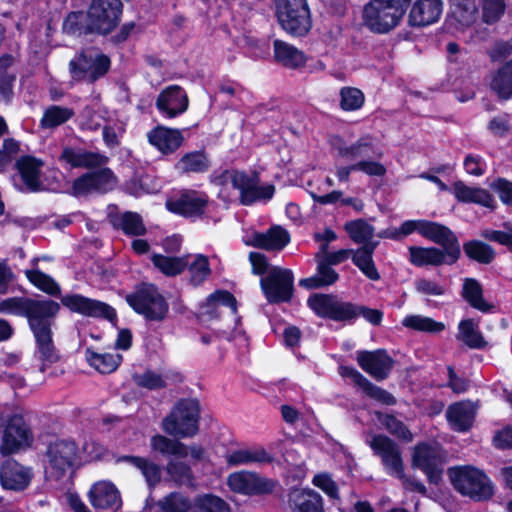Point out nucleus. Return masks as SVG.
Here are the masks:
<instances>
[{
    "label": "nucleus",
    "mask_w": 512,
    "mask_h": 512,
    "mask_svg": "<svg viewBox=\"0 0 512 512\" xmlns=\"http://www.w3.org/2000/svg\"><path fill=\"white\" fill-rule=\"evenodd\" d=\"M330 143L339 157L355 160L352 164L335 167V175L340 183H347L351 173L355 171L371 177H382L386 174V167L379 161L382 153L375 147L370 137H362L348 144L342 137L333 136Z\"/></svg>",
    "instance_id": "f257e3e1"
},
{
    "label": "nucleus",
    "mask_w": 512,
    "mask_h": 512,
    "mask_svg": "<svg viewBox=\"0 0 512 512\" xmlns=\"http://www.w3.org/2000/svg\"><path fill=\"white\" fill-rule=\"evenodd\" d=\"M214 182L220 186L219 195L223 199H229L230 189H234L239 192L240 201L244 205L268 201L275 193L274 185H261L256 174L248 175L238 170H225L215 177Z\"/></svg>",
    "instance_id": "f03ea898"
},
{
    "label": "nucleus",
    "mask_w": 512,
    "mask_h": 512,
    "mask_svg": "<svg viewBox=\"0 0 512 512\" xmlns=\"http://www.w3.org/2000/svg\"><path fill=\"white\" fill-rule=\"evenodd\" d=\"M410 1L369 0L363 7V23L372 32L387 33L399 24Z\"/></svg>",
    "instance_id": "7ed1b4c3"
},
{
    "label": "nucleus",
    "mask_w": 512,
    "mask_h": 512,
    "mask_svg": "<svg viewBox=\"0 0 512 512\" xmlns=\"http://www.w3.org/2000/svg\"><path fill=\"white\" fill-rule=\"evenodd\" d=\"M369 445L374 454L380 458L383 469L388 475L399 479L408 490L422 494L426 492V488L421 482L405 475L402 453L395 442L386 436L376 435L371 439Z\"/></svg>",
    "instance_id": "20e7f679"
},
{
    "label": "nucleus",
    "mask_w": 512,
    "mask_h": 512,
    "mask_svg": "<svg viewBox=\"0 0 512 512\" xmlns=\"http://www.w3.org/2000/svg\"><path fill=\"white\" fill-rule=\"evenodd\" d=\"M453 487L462 495L481 501L494 494V487L489 477L473 466H459L448 470Z\"/></svg>",
    "instance_id": "39448f33"
},
{
    "label": "nucleus",
    "mask_w": 512,
    "mask_h": 512,
    "mask_svg": "<svg viewBox=\"0 0 512 512\" xmlns=\"http://www.w3.org/2000/svg\"><path fill=\"white\" fill-rule=\"evenodd\" d=\"M0 432V453L3 456L18 453L33 443V434L20 414L0 412Z\"/></svg>",
    "instance_id": "423d86ee"
},
{
    "label": "nucleus",
    "mask_w": 512,
    "mask_h": 512,
    "mask_svg": "<svg viewBox=\"0 0 512 512\" xmlns=\"http://www.w3.org/2000/svg\"><path fill=\"white\" fill-rule=\"evenodd\" d=\"M199 414L200 408L197 400L182 399L163 419L162 429L174 437H193L198 432Z\"/></svg>",
    "instance_id": "0eeeda50"
},
{
    "label": "nucleus",
    "mask_w": 512,
    "mask_h": 512,
    "mask_svg": "<svg viewBox=\"0 0 512 512\" xmlns=\"http://www.w3.org/2000/svg\"><path fill=\"white\" fill-rule=\"evenodd\" d=\"M60 305L52 300L10 297L0 301V314L26 317L30 328L45 317H55Z\"/></svg>",
    "instance_id": "6e6552de"
},
{
    "label": "nucleus",
    "mask_w": 512,
    "mask_h": 512,
    "mask_svg": "<svg viewBox=\"0 0 512 512\" xmlns=\"http://www.w3.org/2000/svg\"><path fill=\"white\" fill-rule=\"evenodd\" d=\"M127 302L136 313L148 321H162L169 311L166 299L152 284L141 285L127 296Z\"/></svg>",
    "instance_id": "1a4fd4ad"
},
{
    "label": "nucleus",
    "mask_w": 512,
    "mask_h": 512,
    "mask_svg": "<svg viewBox=\"0 0 512 512\" xmlns=\"http://www.w3.org/2000/svg\"><path fill=\"white\" fill-rule=\"evenodd\" d=\"M122 9L121 0H92L87 11L86 31L101 35L111 33L120 22Z\"/></svg>",
    "instance_id": "9d476101"
},
{
    "label": "nucleus",
    "mask_w": 512,
    "mask_h": 512,
    "mask_svg": "<svg viewBox=\"0 0 512 512\" xmlns=\"http://www.w3.org/2000/svg\"><path fill=\"white\" fill-rule=\"evenodd\" d=\"M78 460V447L71 440H56L48 446L46 452L47 473L59 479L71 473Z\"/></svg>",
    "instance_id": "9b49d317"
},
{
    "label": "nucleus",
    "mask_w": 512,
    "mask_h": 512,
    "mask_svg": "<svg viewBox=\"0 0 512 512\" xmlns=\"http://www.w3.org/2000/svg\"><path fill=\"white\" fill-rule=\"evenodd\" d=\"M237 306L235 297L228 291L218 290L211 294L199 307V321L209 326L219 317L231 318L234 327L239 319L236 316Z\"/></svg>",
    "instance_id": "f8f14e48"
},
{
    "label": "nucleus",
    "mask_w": 512,
    "mask_h": 512,
    "mask_svg": "<svg viewBox=\"0 0 512 512\" xmlns=\"http://www.w3.org/2000/svg\"><path fill=\"white\" fill-rule=\"evenodd\" d=\"M107 56L96 50H86L70 61V72L74 79L95 81L109 69Z\"/></svg>",
    "instance_id": "ddd939ff"
},
{
    "label": "nucleus",
    "mask_w": 512,
    "mask_h": 512,
    "mask_svg": "<svg viewBox=\"0 0 512 512\" xmlns=\"http://www.w3.org/2000/svg\"><path fill=\"white\" fill-rule=\"evenodd\" d=\"M55 317H45L30 328L33 332L36 350L35 358L40 361L41 372L59 360V354L52 339V325Z\"/></svg>",
    "instance_id": "4468645a"
},
{
    "label": "nucleus",
    "mask_w": 512,
    "mask_h": 512,
    "mask_svg": "<svg viewBox=\"0 0 512 512\" xmlns=\"http://www.w3.org/2000/svg\"><path fill=\"white\" fill-rule=\"evenodd\" d=\"M261 287L269 302L288 301L293 291V273L288 269L272 267L267 276L261 279Z\"/></svg>",
    "instance_id": "2eb2a0df"
},
{
    "label": "nucleus",
    "mask_w": 512,
    "mask_h": 512,
    "mask_svg": "<svg viewBox=\"0 0 512 512\" xmlns=\"http://www.w3.org/2000/svg\"><path fill=\"white\" fill-rule=\"evenodd\" d=\"M443 457L436 444L422 443L414 447L412 466L423 471L430 482L437 483L442 474Z\"/></svg>",
    "instance_id": "dca6fc26"
},
{
    "label": "nucleus",
    "mask_w": 512,
    "mask_h": 512,
    "mask_svg": "<svg viewBox=\"0 0 512 512\" xmlns=\"http://www.w3.org/2000/svg\"><path fill=\"white\" fill-rule=\"evenodd\" d=\"M308 305L318 316L337 321L348 320L355 316L351 304L343 303L331 295L314 294L309 297Z\"/></svg>",
    "instance_id": "f3484780"
},
{
    "label": "nucleus",
    "mask_w": 512,
    "mask_h": 512,
    "mask_svg": "<svg viewBox=\"0 0 512 512\" xmlns=\"http://www.w3.org/2000/svg\"><path fill=\"white\" fill-rule=\"evenodd\" d=\"M34 477L33 469L14 459L6 460L0 466V483L5 490L23 491Z\"/></svg>",
    "instance_id": "a211bd4d"
},
{
    "label": "nucleus",
    "mask_w": 512,
    "mask_h": 512,
    "mask_svg": "<svg viewBox=\"0 0 512 512\" xmlns=\"http://www.w3.org/2000/svg\"><path fill=\"white\" fill-rule=\"evenodd\" d=\"M62 304L72 312L89 317H104L113 322L116 319V313L113 308L107 304L84 297L79 294L66 295L61 299Z\"/></svg>",
    "instance_id": "6ab92c4d"
},
{
    "label": "nucleus",
    "mask_w": 512,
    "mask_h": 512,
    "mask_svg": "<svg viewBox=\"0 0 512 512\" xmlns=\"http://www.w3.org/2000/svg\"><path fill=\"white\" fill-rule=\"evenodd\" d=\"M227 484L232 491L245 495L267 493L275 487L273 481L247 471L232 473L227 479Z\"/></svg>",
    "instance_id": "aec40b11"
},
{
    "label": "nucleus",
    "mask_w": 512,
    "mask_h": 512,
    "mask_svg": "<svg viewBox=\"0 0 512 512\" xmlns=\"http://www.w3.org/2000/svg\"><path fill=\"white\" fill-rule=\"evenodd\" d=\"M423 237L433 241L447 250L450 261H457L460 256V246L453 232L436 222L423 220L421 234Z\"/></svg>",
    "instance_id": "412c9836"
},
{
    "label": "nucleus",
    "mask_w": 512,
    "mask_h": 512,
    "mask_svg": "<svg viewBox=\"0 0 512 512\" xmlns=\"http://www.w3.org/2000/svg\"><path fill=\"white\" fill-rule=\"evenodd\" d=\"M59 161L63 166L69 168L92 169L104 166L108 158L98 152L65 147L59 156Z\"/></svg>",
    "instance_id": "4be33fe9"
},
{
    "label": "nucleus",
    "mask_w": 512,
    "mask_h": 512,
    "mask_svg": "<svg viewBox=\"0 0 512 512\" xmlns=\"http://www.w3.org/2000/svg\"><path fill=\"white\" fill-rule=\"evenodd\" d=\"M90 504L96 509L117 510L122 505V499L117 487L108 480L94 483L88 493Z\"/></svg>",
    "instance_id": "5701e85b"
},
{
    "label": "nucleus",
    "mask_w": 512,
    "mask_h": 512,
    "mask_svg": "<svg viewBox=\"0 0 512 512\" xmlns=\"http://www.w3.org/2000/svg\"><path fill=\"white\" fill-rule=\"evenodd\" d=\"M247 246L268 251H280L290 241L289 233L280 226H272L266 232H252L243 239Z\"/></svg>",
    "instance_id": "b1692460"
},
{
    "label": "nucleus",
    "mask_w": 512,
    "mask_h": 512,
    "mask_svg": "<svg viewBox=\"0 0 512 512\" xmlns=\"http://www.w3.org/2000/svg\"><path fill=\"white\" fill-rule=\"evenodd\" d=\"M156 107L166 118H175L188 108V97L179 86H169L163 90L156 101Z\"/></svg>",
    "instance_id": "393cba45"
},
{
    "label": "nucleus",
    "mask_w": 512,
    "mask_h": 512,
    "mask_svg": "<svg viewBox=\"0 0 512 512\" xmlns=\"http://www.w3.org/2000/svg\"><path fill=\"white\" fill-rule=\"evenodd\" d=\"M182 375L170 368L160 370L147 369L143 372L133 374L134 383L148 390H159L170 384L182 381Z\"/></svg>",
    "instance_id": "a878e982"
},
{
    "label": "nucleus",
    "mask_w": 512,
    "mask_h": 512,
    "mask_svg": "<svg viewBox=\"0 0 512 512\" xmlns=\"http://www.w3.org/2000/svg\"><path fill=\"white\" fill-rule=\"evenodd\" d=\"M207 205V197L201 193L190 191L183 193L177 199H170L166 203L169 211L184 217L201 215Z\"/></svg>",
    "instance_id": "bb28decb"
},
{
    "label": "nucleus",
    "mask_w": 512,
    "mask_h": 512,
    "mask_svg": "<svg viewBox=\"0 0 512 512\" xmlns=\"http://www.w3.org/2000/svg\"><path fill=\"white\" fill-rule=\"evenodd\" d=\"M23 185L15 186L20 191L36 192L41 190V168L43 163L30 156L22 157L16 163Z\"/></svg>",
    "instance_id": "cd10ccee"
},
{
    "label": "nucleus",
    "mask_w": 512,
    "mask_h": 512,
    "mask_svg": "<svg viewBox=\"0 0 512 512\" xmlns=\"http://www.w3.org/2000/svg\"><path fill=\"white\" fill-rule=\"evenodd\" d=\"M357 361L360 367L378 380L386 378L392 368V359L381 350L374 352H359Z\"/></svg>",
    "instance_id": "c85d7f7f"
},
{
    "label": "nucleus",
    "mask_w": 512,
    "mask_h": 512,
    "mask_svg": "<svg viewBox=\"0 0 512 512\" xmlns=\"http://www.w3.org/2000/svg\"><path fill=\"white\" fill-rule=\"evenodd\" d=\"M443 12L442 0H417L410 11L412 26H427L437 22Z\"/></svg>",
    "instance_id": "c756f323"
},
{
    "label": "nucleus",
    "mask_w": 512,
    "mask_h": 512,
    "mask_svg": "<svg viewBox=\"0 0 512 512\" xmlns=\"http://www.w3.org/2000/svg\"><path fill=\"white\" fill-rule=\"evenodd\" d=\"M149 143L162 154L175 152L183 142V135L180 130L157 126L148 132Z\"/></svg>",
    "instance_id": "7c9ffc66"
},
{
    "label": "nucleus",
    "mask_w": 512,
    "mask_h": 512,
    "mask_svg": "<svg viewBox=\"0 0 512 512\" xmlns=\"http://www.w3.org/2000/svg\"><path fill=\"white\" fill-rule=\"evenodd\" d=\"M475 413L476 407L472 402L462 401L448 407L446 418L453 430L465 432L471 428Z\"/></svg>",
    "instance_id": "2f4dec72"
},
{
    "label": "nucleus",
    "mask_w": 512,
    "mask_h": 512,
    "mask_svg": "<svg viewBox=\"0 0 512 512\" xmlns=\"http://www.w3.org/2000/svg\"><path fill=\"white\" fill-rule=\"evenodd\" d=\"M455 198L463 203H474L494 209L496 201L490 192L480 187L468 186L462 181L455 182L452 187Z\"/></svg>",
    "instance_id": "473e14b6"
},
{
    "label": "nucleus",
    "mask_w": 512,
    "mask_h": 512,
    "mask_svg": "<svg viewBox=\"0 0 512 512\" xmlns=\"http://www.w3.org/2000/svg\"><path fill=\"white\" fill-rule=\"evenodd\" d=\"M276 17L282 29L293 37L306 36L312 28L310 9Z\"/></svg>",
    "instance_id": "72a5a7b5"
},
{
    "label": "nucleus",
    "mask_w": 512,
    "mask_h": 512,
    "mask_svg": "<svg viewBox=\"0 0 512 512\" xmlns=\"http://www.w3.org/2000/svg\"><path fill=\"white\" fill-rule=\"evenodd\" d=\"M409 260L415 266H439L442 264H453L456 261H450L447 250L434 247L424 248L418 246H410Z\"/></svg>",
    "instance_id": "f704fd0d"
},
{
    "label": "nucleus",
    "mask_w": 512,
    "mask_h": 512,
    "mask_svg": "<svg viewBox=\"0 0 512 512\" xmlns=\"http://www.w3.org/2000/svg\"><path fill=\"white\" fill-rule=\"evenodd\" d=\"M273 49L275 60L286 68L299 69L306 64L304 52L287 42L275 40Z\"/></svg>",
    "instance_id": "c9c22d12"
},
{
    "label": "nucleus",
    "mask_w": 512,
    "mask_h": 512,
    "mask_svg": "<svg viewBox=\"0 0 512 512\" xmlns=\"http://www.w3.org/2000/svg\"><path fill=\"white\" fill-rule=\"evenodd\" d=\"M377 245L378 242L368 243L357 250H353L352 254L353 263L372 281L380 279V274L373 261V253Z\"/></svg>",
    "instance_id": "e433bc0d"
},
{
    "label": "nucleus",
    "mask_w": 512,
    "mask_h": 512,
    "mask_svg": "<svg viewBox=\"0 0 512 512\" xmlns=\"http://www.w3.org/2000/svg\"><path fill=\"white\" fill-rule=\"evenodd\" d=\"M292 512H323L322 498L313 490H296L290 496Z\"/></svg>",
    "instance_id": "4c0bfd02"
},
{
    "label": "nucleus",
    "mask_w": 512,
    "mask_h": 512,
    "mask_svg": "<svg viewBox=\"0 0 512 512\" xmlns=\"http://www.w3.org/2000/svg\"><path fill=\"white\" fill-rule=\"evenodd\" d=\"M478 15L476 0H450V17L460 27L473 24Z\"/></svg>",
    "instance_id": "58836bf2"
},
{
    "label": "nucleus",
    "mask_w": 512,
    "mask_h": 512,
    "mask_svg": "<svg viewBox=\"0 0 512 512\" xmlns=\"http://www.w3.org/2000/svg\"><path fill=\"white\" fill-rule=\"evenodd\" d=\"M317 273L314 276L300 280V285L307 289H315L333 284L338 279L336 271L324 259L317 258Z\"/></svg>",
    "instance_id": "ea45409f"
},
{
    "label": "nucleus",
    "mask_w": 512,
    "mask_h": 512,
    "mask_svg": "<svg viewBox=\"0 0 512 512\" xmlns=\"http://www.w3.org/2000/svg\"><path fill=\"white\" fill-rule=\"evenodd\" d=\"M151 450L164 456L187 458V445L163 435H154L150 440Z\"/></svg>",
    "instance_id": "a19ab883"
},
{
    "label": "nucleus",
    "mask_w": 512,
    "mask_h": 512,
    "mask_svg": "<svg viewBox=\"0 0 512 512\" xmlns=\"http://www.w3.org/2000/svg\"><path fill=\"white\" fill-rule=\"evenodd\" d=\"M270 460V456L262 448H241L231 451L226 455V462L230 466L248 465L251 463H264L269 462Z\"/></svg>",
    "instance_id": "79ce46f5"
},
{
    "label": "nucleus",
    "mask_w": 512,
    "mask_h": 512,
    "mask_svg": "<svg viewBox=\"0 0 512 512\" xmlns=\"http://www.w3.org/2000/svg\"><path fill=\"white\" fill-rule=\"evenodd\" d=\"M490 86L500 98L512 97V59L493 75Z\"/></svg>",
    "instance_id": "37998d69"
},
{
    "label": "nucleus",
    "mask_w": 512,
    "mask_h": 512,
    "mask_svg": "<svg viewBox=\"0 0 512 512\" xmlns=\"http://www.w3.org/2000/svg\"><path fill=\"white\" fill-rule=\"evenodd\" d=\"M457 339L470 348L479 349L485 346L478 324L471 319L462 320L459 323Z\"/></svg>",
    "instance_id": "c03bdc74"
},
{
    "label": "nucleus",
    "mask_w": 512,
    "mask_h": 512,
    "mask_svg": "<svg viewBox=\"0 0 512 512\" xmlns=\"http://www.w3.org/2000/svg\"><path fill=\"white\" fill-rule=\"evenodd\" d=\"M186 260L192 284L200 285L206 281L211 274L208 257L203 254H195L186 256Z\"/></svg>",
    "instance_id": "a18cd8bd"
},
{
    "label": "nucleus",
    "mask_w": 512,
    "mask_h": 512,
    "mask_svg": "<svg viewBox=\"0 0 512 512\" xmlns=\"http://www.w3.org/2000/svg\"><path fill=\"white\" fill-rule=\"evenodd\" d=\"M86 358L92 367L103 374L115 371L122 361L118 353H96L90 350H87Z\"/></svg>",
    "instance_id": "49530a36"
},
{
    "label": "nucleus",
    "mask_w": 512,
    "mask_h": 512,
    "mask_svg": "<svg viewBox=\"0 0 512 512\" xmlns=\"http://www.w3.org/2000/svg\"><path fill=\"white\" fill-rule=\"evenodd\" d=\"M122 460L131 463L135 468H137L144 476L149 486H154L160 481L161 469L156 463L150 461L149 459L143 457L125 456L122 458Z\"/></svg>",
    "instance_id": "de8ad7c7"
},
{
    "label": "nucleus",
    "mask_w": 512,
    "mask_h": 512,
    "mask_svg": "<svg viewBox=\"0 0 512 512\" xmlns=\"http://www.w3.org/2000/svg\"><path fill=\"white\" fill-rule=\"evenodd\" d=\"M462 296L473 308L479 311L487 312L491 308V305L483 298L481 285L474 279L464 280Z\"/></svg>",
    "instance_id": "09e8293b"
},
{
    "label": "nucleus",
    "mask_w": 512,
    "mask_h": 512,
    "mask_svg": "<svg viewBox=\"0 0 512 512\" xmlns=\"http://www.w3.org/2000/svg\"><path fill=\"white\" fill-rule=\"evenodd\" d=\"M157 512H190L194 509L191 501L181 493L173 492L159 500Z\"/></svg>",
    "instance_id": "8fccbe9b"
},
{
    "label": "nucleus",
    "mask_w": 512,
    "mask_h": 512,
    "mask_svg": "<svg viewBox=\"0 0 512 512\" xmlns=\"http://www.w3.org/2000/svg\"><path fill=\"white\" fill-rule=\"evenodd\" d=\"M344 229L350 239L357 244L372 243L370 240L374 235V227L362 219L349 221L344 225Z\"/></svg>",
    "instance_id": "3c124183"
},
{
    "label": "nucleus",
    "mask_w": 512,
    "mask_h": 512,
    "mask_svg": "<svg viewBox=\"0 0 512 512\" xmlns=\"http://www.w3.org/2000/svg\"><path fill=\"white\" fill-rule=\"evenodd\" d=\"M152 262L157 269L167 276H175L181 273L188 265L186 256L168 257L155 254L152 257Z\"/></svg>",
    "instance_id": "603ef678"
},
{
    "label": "nucleus",
    "mask_w": 512,
    "mask_h": 512,
    "mask_svg": "<svg viewBox=\"0 0 512 512\" xmlns=\"http://www.w3.org/2000/svg\"><path fill=\"white\" fill-rule=\"evenodd\" d=\"M402 325L417 331L438 333L445 329V324L422 315H409L402 320Z\"/></svg>",
    "instance_id": "864d4df0"
},
{
    "label": "nucleus",
    "mask_w": 512,
    "mask_h": 512,
    "mask_svg": "<svg viewBox=\"0 0 512 512\" xmlns=\"http://www.w3.org/2000/svg\"><path fill=\"white\" fill-rule=\"evenodd\" d=\"M26 277L38 289L50 295H58L60 293L59 285L52 277L41 272L38 269L26 270Z\"/></svg>",
    "instance_id": "5fc2aeb1"
},
{
    "label": "nucleus",
    "mask_w": 512,
    "mask_h": 512,
    "mask_svg": "<svg viewBox=\"0 0 512 512\" xmlns=\"http://www.w3.org/2000/svg\"><path fill=\"white\" fill-rule=\"evenodd\" d=\"M463 249L469 258L481 263H490L495 256L494 250L489 245L477 240L465 243Z\"/></svg>",
    "instance_id": "6e6d98bb"
},
{
    "label": "nucleus",
    "mask_w": 512,
    "mask_h": 512,
    "mask_svg": "<svg viewBox=\"0 0 512 512\" xmlns=\"http://www.w3.org/2000/svg\"><path fill=\"white\" fill-rule=\"evenodd\" d=\"M209 167L206 156L200 152L184 155L176 164V169L181 172H203Z\"/></svg>",
    "instance_id": "4d7b16f0"
},
{
    "label": "nucleus",
    "mask_w": 512,
    "mask_h": 512,
    "mask_svg": "<svg viewBox=\"0 0 512 512\" xmlns=\"http://www.w3.org/2000/svg\"><path fill=\"white\" fill-rule=\"evenodd\" d=\"M73 111L69 108L60 106H51L44 112L41 119V126L43 128H54L66 121L73 116Z\"/></svg>",
    "instance_id": "13d9d810"
},
{
    "label": "nucleus",
    "mask_w": 512,
    "mask_h": 512,
    "mask_svg": "<svg viewBox=\"0 0 512 512\" xmlns=\"http://www.w3.org/2000/svg\"><path fill=\"white\" fill-rule=\"evenodd\" d=\"M193 512H230V509L221 498L207 494L195 500Z\"/></svg>",
    "instance_id": "bf43d9fd"
},
{
    "label": "nucleus",
    "mask_w": 512,
    "mask_h": 512,
    "mask_svg": "<svg viewBox=\"0 0 512 512\" xmlns=\"http://www.w3.org/2000/svg\"><path fill=\"white\" fill-rule=\"evenodd\" d=\"M364 94L354 87H344L340 90V105L345 111L360 109L364 104Z\"/></svg>",
    "instance_id": "052dcab7"
},
{
    "label": "nucleus",
    "mask_w": 512,
    "mask_h": 512,
    "mask_svg": "<svg viewBox=\"0 0 512 512\" xmlns=\"http://www.w3.org/2000/svg\"><path fill=\"white\" fill-rule=\"evenodd\" d=\"M106 111L101 108L86 107L80 116V126L82 129L94 131L106 124Z\"/></svg>",
    "instance_id": "680f3d73"
},
{
    "label": "nucleus",
    "mask_w": 512,
    "mask_h": 512,
    "mask_svg": "<svg viewBox=\"0 0 512 512\" xmlns=\"http://www.w3.org/2000/svg\"><path fill=\"white\" fill-rule=\"evenodd\" d=\"M119 225L128 235H143L146 231L140 215L134 212H126L119 218Z\"/></svg>",
    "instance_id": "e2e57ef3"
},
{
    "label": "nucleus",
    "mask_w": 512,
    "mask_h": 512,
    "mask_svg": "<svg viewBox=\"0 0 512 512\" xmlns=\"http://www.w3.org/2000/svg\"><path fill=\"white\" fill-rule=\"evenodd\" d=\"M92 174L97 193H105L115 188L116 177L110 169L103 168Z\"/></svg>",
    "instance_id": "0e129e2a"
},
{
    "label": "nucleus",
    "mask_w": 512,
    "mask_h": 512,
    "mask_svg": "<svg viewBox=\"0 0 512 512\" xmlns=\"http://www.w3.org/2000/svg\"><path fill=\"white\" fill-rule=\"evenodd\" d=\"M379 421L385 426V428L395 436L404 439L406 441L412 440V434L405 427V425L391 415H379Z\"/></svg>",
    "instance_id": "69168bd1"
},
{
    "label": "nucleus",
    "mask_w": 512,
    "mask_h": 512,
    "mask_svg": "<svg viewBox=\"0 0 512 512\" xmlns=\"http://www.w3.org/2000/svg\"><path fill=\"white\" fill-rule=\"evenodd\" d=\"M92 193H97L92 173H85L73 181L71 186L73 196L82 197Z\"/></svg>",
    "instance_id": "338daca9"
},
{
    "label": "nucleus",
    "mask_w": 512,
    "mask_h": 512,
    "mask_svg": "<svg viewBox=\"0 0 512 512\" xmlns=\"http://www.w3.org/2000/svg\"><path fill=\"white\" fill-rule=\"evenodd\" d=\"M504 230H484L482 236L490 241H495L512 250V224L504 223Z\"/></svg>",
    "instance_id": "774afa93"
}]
</instances>
